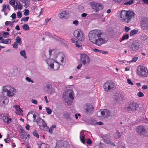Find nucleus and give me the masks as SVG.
Instances as JSON below:
<instances>
[{"label":"nucleus","instance_id":"f257e3e1","mask_svg":"<svg viewBox=\"0 0 148 148\" xmlns=\"http://www.w3.org/2000/svg\"><path fill=\"white\" fill-rule=\"evenodd\" d=\"M102 33L99 29H95L90 31L88 34L90 41L93 44L98 46H100L107 42L105 39L101 38Z\"/></svg>","mask_w":148,"mask_h":148},{"label":"nucleus","instance_id":"f03ea898","mask_svg":"<svg viewBox=\"0 0 148 148\" xmlns=\"http://www.w3.org/2000/svg\"><path fill=\"white\" fill-rule=\"evenodd\" d=\"M135 15L136 14L132 10H122L120 14V20L125 23H128L135 18Z\"/></svg>","mask_w":148,"mask_h":148},{"label":"nucleus","instance_id":"7ed1b4c3","mask_svg":"<svg viewBox=\"0 0 148 148\" xmlns=\"http://www.w3.org/2000/svg\"><path fill=\"white\" fill-rule=\"evenodd\" d=\"M63 97L67 104L70 105L73 101L74 93L72 89H68L63 94Z\"/></svg>","mask_w":148,"mask_h":148},{"label":"nucleus","instance_id":"20e7f679","mask_svg":"<svg viewBox=\"0 0 148 148\" xmlns=\"http://www.w3.org/2000/svg\"><path fill=\"white\" fill-rule=\"evenodd\" d=\"M143 47V43L140 40H136L133 41L129 45L128 51L134 52L140 49Z\"/></svg>","mask_w":148,"mask_h":148},{"label":"nucleus","instance_id":"39448f33","mask_svg":"<svg viewBox=\"0 0 148 148\" xmlns=\"http://www.w3.org/2000/svg\"><path fill=\"white\" fill-rule=\"evenodd\" d=\"M139 106L136 102L130 101L125 104V109L127 111L130 112H134L138 108Z\"/></svg>","mask_w":148,"mask_h":148},{"label":"nucleus","instance_id":"423d86ee","mask_svg":"<svg viewBox=\"0 0 148 148\" xmlns=\"http://www.w3.org/2000/svg\"><path fill=\"white\" fill-rule=\"evenodd\" d=\"M138 75L140 77H146L148 76V69L144 66L139 65L136 68Z\"/></svg>","mask_w":148,"mask_h":148},{"label":"nucleus","instance_id":"0eeeda50","mask_svg":"<svg viewBox=\"0 0 148 148\" xmlns=\"http://www.w3.org/2000/svg\"><path fill=\"white\" fill-rule=\"evenodd\" d=\"M103 88L105 91L107 92L108 90L114 89L116 88V85L112 80H109L104 83Z\"/></svg>","mask_w":148,"mask_h":148},{"label":"nucleus","instance_id":"6e6552de","mask_svg":"<svg viewBox=\"0 0 148 148\" xmlns=\"http://www.w3.org/2000/svg\"><path fill=\"white\" fill-rule=\"evenodd\" d=\"M3 89L4 92H7V95L9 97L13 96L16 92V90L10 86H3Z\"/></svg>","mask_w":148,"mask_h":148},{"label":"nucleus","instance_id":"1a4fd4ad","mask_svg":"<svg viewBox=\"0 0 148 148\" xmlns=\"http://www.w3.org/2000/svg\"><path fill=\"white\" fill-rule=\"evenodd\" d=\"M36 122L41 130L45 131L48 130V127L44 120L39 118L37 119Z\"/></svg>","mask_w":148,"mask_h":148},{"label":"nucleus","instance_id":"9d476101","mask_svg":"<svg viewBox=\"0 0 148 148\" xmlns=\"http://www.w3.org/2000/svg\"><path fill=\"white\" fill-rule=\"evenodd\" d=\"M54 60L51 59H49L46 60L47 64L49 65L51 68L53 69L54 70H58L60 67V64L58 62H56L54 64L53 63Z\"/></svg>","mask_w":148,"mask_h":148},{"label":"nucleus","instance_id":"9b49d317","mask_svg":"<svg viewBox=\"0 0 148 148\" xmlns=\"http://www.w3.org/2000/svg\"><path fill=\"white\" fill-rule=\"evenodd\" d=\"M74 35L80 41H83L84 40L85 37L83 32L80 29H78L75 31Z\"/></svg>","mask_w":148,"mask_h":148},{"label":"nucleus","instance_id":"f8f14e48","mask_svg":"<svg viewBox=\"0 0 148 148\" xmlns=\"http://www.w3.org/2000/svg\"><path fill=\"white\" fill-rule=\"evenodd\" d=\"M140 25L141 29L147 31L148 30V18L144 17L140 21Z\"/></svg>","mask_w":148,"mask_h":148},{"label":"nucleus","instance_id":"ddd939ff","mask_svg":"<svg viewBox=\"0 0 148 148\" xmlns=\"http://www.w3.org/2000/svg\"><path fill=\"white\" fill-rule=\"evenodd\" d=\"M90 4L92 7V9L94 10L95 12H97L103 8V6L100 3L92 2H90Z\"/></svg>","mask_w":148,"mask_h":148},{"label":"nucleus","instance_id":"4468645a","mask_svg":"<svg viewBox=\"0 0 148 148\" xmlns=\"http://www.w3.org/2000/svg\"><path fill=\"white\" fill-rule=\"evenodd\" d=\"M81 61L84 65L88 64L90 63V59L86 54H82L80 56Z\"/></svg>","mask_w":148,"mask_h":148},{"label":"nucleus","instance_id":"2eb2a0df","mask_svg":"<svg viewBox=\"0 0 148 148\" xmlns=\"http://www.w3.org/2000/svg\"><path fill=\"white\" fill-rule=\"evenodd\" d=\"M56 146L59 148H69V145L66 141H59L57 143Z\"/></svg>","mask_w":148,"mask_h":148},{"label":"nucleus","instance_id":"dca6fc26","mask_svg":"<svg viewBox=\"0 0 148 148\" xmlns=\"http://www.w3.org/2000/svg\"><path fill=\"white\" fill-rule=\"evenodd\" d=\"M0 119L3 120L4 122L8 124L10 123L9 121H11L12 120L11 118H9L4 114H1L0 115Z\"/></svg>","mask_w":148,"mask_h":148},{"label":"nucleus","instance_id":"f3484780","mask_svg":"<svg viewBox=\"0 0 148 148\" xmlns=\"http://www.w3.org/2000/svg\"><path fill=\"white\" fill-rule=\"evenodd\" d=\"M137 132L140 135L144 134L146 132V130L144 127L142 126H138L136 129Z\"/></svg>","mask_w":148,"mask_h":148},{"label":"nucleus","instance_id":"a211bd4d","mask_svg":"<svg viewBox=\"0 0 148 148\" xmlns=\"http://www.w3.org/2000/svg\"><path fill=\"white\" fill-rule=\"evenodd\" d=\"M10 10V8L9 5L8 4H4L2 6V12H3L5 15H6L8 14L7 11H9Z\"/></svg>","mask_w":148,"mask_h":148},{"label":"nucleus","instance_id":"6ab92c4d","mask_svg":"<svg viewBox=\"0 0 148 148\" xmlns=\"http://www.w3.org/2000/svg\"><path fill=\"white\" fill-rule=\"evenodd\" d=\"M68 13L66 11H63L59 13L58 16L60 18H67L68 17Z\"/></svg>","mask_w":148,"mask_h":148},{"label":"nucleus","instance_id":"aec40b11","mask_svg":"<svg viewBox=\"0 0 148 148\" xmlns=\"http://www.w3.org/2000/svg\"><path fill=\"white\" fill-rule=\"evenodd\" d=\"M14 107L16 110L15 112L16 114L19 115H23V110L21 109L20 108V107L19 106H15Z\"/></svg>","mask_w":148,"mask_h":148},{"label":"nucleus","instance_id":"412c9836","mask_svg":"<svg viewBox=\"0 0 148 148\" xmlns=\"http://www.w3.org/2000/svg\"><path fill=\"white\" fill-rule=\"evenodd\" d=\"M87 107L86 109V112L87 114L92 113L93 112L94 108L91 104L87 105Z\"/></svg>","mask_w":148,"mask_h":148},{"label":"nucleus","instance_id":"4be33fe9","mask_svg":"<svg viewBox=\"0 0 148 148\" xmlns=\"http://www.w3.org/2000/svg\"><path fill=\"white\" fill-rule=\"evenodd\" d=\"M54 58L55 57L56 58V60L57 62H58L59 63L60 62H63L64 60V58L62 56H61L60 55H58L57 56H56L55 55L54 56Z\"/></svg>","mask_w":148,"mask_h":148},{"label":"nucleus","instance_id":"5701e85b","mask_svg":"<svg viewBox=\"0 0 148 148\" xmlns=\"http://www.w3.org/2000/svg\"><path fill=\"white\" fill-rule=\"evenodd\" d=\"M129 38V34H127L125 35H123L122 36L121 38L120 39V42H122L124 40H127Z\"/></svg>","mask_w":148,"mask_h":148},{"label":"nucleus","instance_id":"b1692460","mask_svg":"<svg viewBox=\"0 0 148 148\" xmlns=\"http://www.w3.org/2000/svg\"><path fill=\"white\" fill-rule=\"evenodd\" d=\"M138 32L137 30L133 29L131 30L130 32V36H132L135 34H136Z\"/></svg>","mask_w":148,"mask_h":148},{"label":"nucleus","instance_id":"393cba45","mask_svg":"<svg viewBox=\"0 0 148 148\" xmlns=\"http://www.w3.org/2000/svg\"><path fill=\"white\" fill-rule=\"evenodd\" d=\"M85 135L84 134L80 136V139L81 142L84 144L85 143Z\"/></svg>","mask_w":148,"mask_h":148},{"label":"nucleus","instance_id":"a878e982","mask_svg":"<svg viewBox=\"0 0 148 148\" xmlns=\"http://www.w3.org/2000/svg\"><path fill=\"white\" fill-rule=\"evenodd\" d=\"M23 28L25 30H27L29 29V27L28 25L26 24H24L23 25Z\"/></svg>","mask_w":148,"mask_h":148},{"label":"nucleus","instance_id":"bb28decb","mask_svg":"<svg viewBox=\"0 0 148 148\" xmlns=\"http://www.w3.org/2000/svg\"><path fill=\"white\" fill-rule=\"evenodd\" d=\"M15 40L16 41L15 42H16L17 43H20V44L22 43V42H20L21 41V39L19 36H17Z\"/></svg>","mask_w":148,"mask_h":148},{"label":"nucleus","instance_id":"cd10ccee","mask_svg":"<svg viewBox=\"0 0 148 148\" xmlns=\"http://www.w3.org/2000/svg\"><path fill=\"white\" fill-rule=\"evenodd\" d=\"M134 2V0H131L130 1H129L125 2L124 3V4L127 5H130L133 4Z\"/></svg>","mask_w":148,"mask_h":148},{"label":"nucleus","instance_id":"c85d7f7f","mask_svg":"<svg viewBox=\"0 0 148 148\" xmlns=\"http://www.w3.org/2000/svg\"><path fill=\"white\" fill-rule=\"evenodd\" d=\"M3 43L8 44L11 43V40L10 39H7L4 40V42H3Z\"/></svg>","mask_w":148,"mask_h":148},{"label":"nucleus","instance_id":"c756f323","mask_svg":"<svg viewBox=\"0 0 148 148\" xmlns=\"http://www.w3.org/2000/svg\"><path fill=\"white\" fill-rule=\"evenodd\" d=\"M20 54L22 56H23L25 58H27L25 50H23L21 51L20 52Z\"/></svg>","mask_w":148,"mask_h":148},{"label":"nucleus","instance_id":"7c9ffc66","mask_svg":"<svg viewBox=\"0 0 148 148\" xmlns=\"http://www.w3.org/2000/svg\"><path fill=\"white\" fill-rule=\"evenodd\" d=\"M44 35L48 36L50 38L53 37V35H52L49 32H46L44 33Z\"/></svg>","mask_w":148,"mask_h":148},{"label":"nucleus","instance_id":"2f4dec72","mask_svg":"<svg viewBox=\"0 0 148 148\" xmlns=\"http://www.w3.org/2000/svg\"><path fill=\"white\" fill-rule=\"evenodd\" d=\"M46 87L47 88V89L48 90L50 88H52V90L53 91H54L53 88H52V85L51 84H47L46 85Z\"/></svg>","mask_w":148,"mask_h":148},{"label":"nucleus","instance_id":"473e14b6","mask_svg":"<svg viewBox=\"0 0 148 148\" xmlns=\"http://www.w3.org/2000/svg\"><path fill=\"white\" fill-rule=\"evenodd\" d=\"M119 146L117 148H124V144L122 143L119 142L118 143Z\"/></svg>","mask_w":148,"mask_h":148},{"label":"nucleus","instance_id":"72a5a7b5","mask_svg":"<svg viewBox=\"0 0 148 148\" xmlns=\"http://www.w3.org/2000/svg\"><path fill=\"white\" fill-rule=\"evenodd\" d=\"M29 18V17H23L22 18L21 21H24L25 22L27 21H28Z\"/></svg>","mask_w":148,"mask_h":148},{"label":"nucleus","instance_id":"f704fd0d","mask_svg":"<svg viewBox=\"0 0 148 148\" xmlns=\"http://www.w3.org/2000/svg\"><path fill=\"white\" fill-rule=\"evenodd\" d=\"M46 110L47 113L49 114H51L52 113V110L51 109H50L49 108L46 107Z\"/></svg>","mask_w":148,"mask_h":148},{"label":"nucleus","instance_id":"c9c22d12","mask_svg":"<svg viewBox=\"0 0 148 148\" xmlns=\"http://www.w3.org/2000/svg\"><path fill=\"white\" fill-rule=\"evenodd\" d=\"M16 6H17V8L18 9H19L20 10H21L22 9V8H23L22 5L21 3H19L18 4V3H17Z\"/></svg>","mask_w":148,"mask_h":148},{"label":"nucleus","instance_id":"e433bc0d","mask_svg":"<svg viewBox=\"0 0 148 148\" xmlns=\"http://www.w3.org/2000/svg\"><path fill=\"white\" fill-rule=\"evenodd\" d=\"M71 41L72 42L74 43L77 44V40L75 38H73L71 40Z\"/></svg>","mask_w":148,"mask_h":148},{"label":"nucleus","instance_id":"4c0bfd02","mask_svg":"<svg viewBox=\"0 0 148 148\" xmlns=\"http://www.w3.org/2000/svg\"><path fill=\"white\" fill-rule=\"evenodd\" d=\"M108 111V110L106 109H104L101 110V114L102 115H104L106 114V112Z\"/></svg>","mask_w":148,"mask_h":148},{"label":"nucleus","instance_id":"58836bf2","mask_svg":"<svg viewBox=\"0 0 148 148\" xmlns=\"http://www.w3.org/2000/svg\"><path fill=\"white\" fill-rule=\"evenodd\" d=\"M113 1L118 3H121L124 2L126 0H112Z\"/></svg>","mask_w":148,"mask_h":148},{"label":"nucleus","instance_id":"ea45409f","mask_svg":"<svg viewBox=\"0 0 148 148\" xmlns=\"http://www.w3.org/2000/svg\"><path fill=\"white\" fill-rule=\"evenodd\" d=\"M33 134L34 136L36 137V138H39V136L36 131H34L33 133Z\"/></svg>","mask_w":148,"mask_h":148},{"label":"nucleus","instance_id":"a19ab883","mask_svg":"<svg viewBox=\"0 0 148 148\" xmlns=\"http://www.w3.org/2000/svg\"><path fill=\"white\" fill-rule=\"evenodd\" d=\"M125 31V32L127 33L131 29L130 28L127 27L125 26L124 28Z\"/></svg>","mask_w":148,"mask_h":148},{"label":"nucleus","instance_id":"79ce46f5","mask_svg":"<svg viewBox=\"0 0 148 148\" xmlns=\"http://www.w3.org/2000/svg\"><path fill=\"white\" fill-rule=\"evenodd\" d=\"M9 32H4L3 34V36L5 38H6L7 35H9Z\"/></svg>","mask_w":148,"mask_h":148},{"label":"nucleus","instance_id":"37998d69","mask_svg":"<svg viewBox=\"0 0 148 148\" xmlns=\"http://www.w3.org/2000/svg\"><path fill=\"white\" fill-rule=\"evenodd\" d=\"M144 95L143 93L141 92H139L138 93V96L139 97H142Z\"/></svg>","mask_w":148,"mask_h":148},{"label":"nucleus","instance_id":"c03bdc74","mask_svg":"<svg viewBox=\"0 0 148 148\" xmlns=\"http://www.w3.org/2000/svg\"><path fill=\"white\" fill-rule=\"evenodd\" d=\"M29 14V11L28 10L26 9L24 12V14L25 16H27Z\"/></svg>","mask_w":148,"mask_h":148},{"label":"nucleus","instance_id":"a18cd8bd","mask_svg":"<svg viewBox=\"0 0 148 148\" xmlns=\"http://www.w3.org/2000/svg\"><path fill=\"white\" fill-rule=\"evenodd\" d=\"M17 16L18 18H20L22 16V13L20 12H17Z\"/></svg>","mask_w":148,"mask_h":148},{"label":"nucleus","instance_id":"49530a36","mask_svg":"<svg viewBox=\"0 0 148 148\" xmlns=\"http://www.w3.org/2000/svg\"><path fill=\"white\" fill-rule=\"evenodd\" d=\"M9 3L10 5H14L15 4V2L13 0H10Z\"/></svg>","mask_w":148,"mask_h":148},{"label":"nucleus","instance_id":"de8ad7c7","mask_svg":"<svg viewBox=\"0 0 148 148\" xmlns=\"http://www.w3.org/2000/svg\"><path fill=\"white\" fill-rule=\"evenodd\" d=\"M93 51L99 53H101V50L98 49L96 48L94 49Z\"/></svg>","mask_w":148,"mask_h":148},{"label":"nucleus","instance_id":"09e8293b","mask_svg":"<svg viewBox=\"0 0 148 148\" xmlns=\"http://www.w3.org/2000/svg\"><path fill=\"white\" fill-rule=\"evenodd\" d=\"M127 83L128 84H131L132 85H134V84L133 83V82H132L131 81V80L130 79H127Z\"/></svg>","mask_w":148,"mask_h":148},{"label":"nucleus","instance_id":"8fccbe9b","mask_svg":"<svg viewBox=\"0 0 148 148\" xmlns=\"http://www.w3.org/2000/svg\"><path fill=\"white\" fill-rule=\"evenodd\" d=\"M12 22L11 21H6L5 23V26H8L9 25L11 24Z\"/></svg>","mask_w":148,"mask_h":148},{"label":"nucleus","instance_id":"3c124183","mask_svg":"<svg viewBox=\"0 0 148 148\" xmlns=\"http://www.w3.org/2000/svg\"><path fill=\"white\" fill-rule=\"evenodd\" d=\"M12 45L14 48H17L18 44L16 42H14V44H13Z\"/></svg>","mask_w":148,"mask_h":148},{"label":"nucleus","instance_id":"603ef678","mask_svg":"<svg viewBox=\"0 0 148 148\" xmlns=\"http://www.w3.org/2000/svg\"><path fill=\"white\" fill-rule=\"evenodd\" d=\"M86 143L88 145H90L92 143V141L90 138H88L87 140Z\"/></svg>","mask_w":148,"mask_h":148},{"label":"nucleus","instance_id":"864d4df0","mask_svg":"<svg viewBox=\"0 0 148 148\" xmlns=\"http://www.w3.org/2000/svg\"><path fill=\"white\" fill-rule=\"evenodd\" d=\"M26 79L27 81L28 82H32V83L33 82V81L32 79H31L30 78H29V77H27L26 78Z\"/></svg>","mask_w":148,"mask_h":148},{"label":"nucleus","instance_id":"5fc2aeb1","mask_svg":"<svg viewBox=\"0 0 148 148\" xmlns=\"http://www.w3.org/2000/svg\"><path fill=\"white\" fill-rule=\"evenodd\" d=\"M138 58L137 57H135L132 58V61L133 62H135L138 60Z\"/></svg>","mask_w":148,"mask_h":148},{"label":"nucleus","instance_id":"6e6d98bb","mask_svg":"<svg viewBox=\"0 0 148 148\" xmlns=\"http://www.w3.org/2000/svg\"><path fill=\"white\" fill-rule=\"evenodd\" d=\"M31 102L32 103L34 104H36L37 103V101L36 100L33 99L32 100Z\"/></svg>","mask_w":148,"mask_h":148},{"label":"nucleus","instance_id":"4d7b16f0","mask_svg":"<svg viewBox=\"0 0 148 148\" xmlns=\"http://www.w3.org/2000/svg\"><path fill=\"white\" fill-rule=\"evenodd\" d=\"M16 14L15 13H13L12 15L11 16V17L13 18V19H15L16 18Z\"/></svg>","mask_w":148,"mask_h":148},{"label":"nucleus","instance_id":"13d9d810","mask_svg":"<svg viewBox=\"0 0 148 148\" xmlns=\"http://www.w3.org/2000/svg\"><path fill=\"white\" fill-rule=\"evenodd\" d=\"M104 140L105 143L108 144H109L110 143V140Z\"/></svg>","mask_w":148,"mask_h":148},{"label":"nucleus","instance_id":"bf43d9fd","mask_svg":"<svg viewBox=\"0 0 148 148\" xmlns=\"http://www.w3.org/2000/svg\"><path fill=\"white\" fill-rule=\"evenodd\" d=\"M109 144L108 145H111L113 146V147H114L115 146V144L112 142L110 141V142Z\"/></svg>","mask_w":148,"mask_h":148},{"label":"nucleus","instance_id":"052dcab7","mask_svg":"<svg viewBox=\"0 0 148 148\" xmlns=\"http://www.w3.org/2000/svg\"><path fill=\"white\" fill-rule=\"evenodd\" d=\"M8 101L7 99H4V100L2 102L3 104H5V102H6L7 103H8Z\"/></svg>","mask_w":148,"mask_h":148},{"label":"nucleus","instance_id":"680f3d73","mask_svg":"<svg viewBox=\"0 0 148 148\" xmlns=\"http://www.w3.org/2000/svg\"><path fill=\"white\" fill-rule=\"evenodd\" d=\"M82 64H80L78 65V66L77 67V69H80L82 67Z\"/></svg>","mask_w":148,"mask_h":148},{"label":"nucleus","instance_id":"e2e57ef3","mask_svg":"<svg viewBox=\"0 0 148 148\" xmlns=\"http://www.w3.org/2000/svg\"><path fill=\"white\" fill-rule=\"evenodd\" d=\"M73 23L76 25H77L78 24V21L77 20H75L73 22Z\"/></svg>","mask_w":148,"mask_h":148},{"label":"nucleus","instance_id":"0e129e2a","mask_svg":"<svg viewBox=\"0 0 148 148\" xmlns=\"http://www.w3.org/2000/svg\"><path fill=\"white\" fill-rule=\"evenodd\" d=\"M10 138H8L6 139H5L4 141H5V143H9L8 141L9 140Z\"/></svg>","mask_w":148,"mask_h":148},{"label":"nucleus","instance_id":"69168bd1","mask_svg":"<svg viewBox=\"0 0 148 148\" xmlns=\"http://www.w3.org/2000/svg\"><path fill=\"white\" fill-rule=\"evenodd\" d=\"M29 3H25L24 5V6L25 8H27L29 7Z\"/></svg>","mask_w":148,"mask_h":148},{"label":"nucleus","instance_id":"338daca9","mask_svg":"<svg viewBox=\"0 0 148 148\" xmlns=\"http://www.w3.org/2000/svg\"><path fill=\"white\" fill-rule=\"evenodd\" d=\"M147 85H144L142 86V88L143 89H147Z\"/></svg>","mask_w":148,"mask_h":148},{"label":"nucleus","instance_id":"774afa93","mask_svg":"<svg viewBox=\"0 0 148 148\" xmlns=\"http://www.w3.org/2000/svg\"><path fill=\"white\" fill-rule=\"evenodd\" d=\"M53 130V129L50 127V128L49 130V132L51 134L52 133V132Z\"/></svg>","mask_w":148,"mask_h":148}]
</instances>
